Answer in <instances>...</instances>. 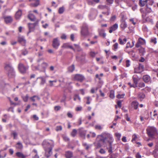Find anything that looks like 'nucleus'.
I'll use <instances>...</instances> for the list:
<instances>
[{
	"instance_id": "f257e3e1",
	"label": "nucleus",
	"mask_w": 158,
	"mask_h": 158,
	"mask_svg": "<svg viewBox=\"0 0 158 158\" xmlns=\"http://www.w3.org/2000/svg\"><path fill=\"white\" fill-rule=\"evenodd\" d=\"M103 139H101L103 142H108L109 143L108 152L111 153L113 152V149L112 146V143L113 142L114 139L111 134L108 133H104L102 135Z\"/></svg>"
},
{
	"instance_id": "f03ea898",
	"label": "nucleus",
	"mask_w": 158,
	"mask_h": 158,
	"mask_svg": "<svg viewBox=\"0 0 158 158\" xmlns=\"http://www.w3.org/2000/svg\"><path fill=\"white\" fill-rule=\"evenodd\" d=\"M148 136L152 139L155 138V136L158 135V133L157 129L154 127H151L146 130Z\"/></svg>"
},
{
	"instance_id": "7ed1b4c3",
	"label": "nucleus",
	"mask_w": 158,
	"mask_h": 158,
	"mask_svg": "<svg viewBox=\"0 0 158 158\" xmlns=\"http://www.w3.org/2000/svg\"><path fill=\"white\" fill-rule=\"evenodd\" d=\"M5 69L8 72V76L10 77H14L15 72L10 63L6 64L5 66Z\"/></svg>"
},
{
	"instance_id": "20e7f679",
	"label": "nucleus",
	"mask_w": 158,
	"mask_h": 158,
	"mask_svg": "<svg viewBox=\"0 0 158 158\" xmlns=\"http://www.w3.org/2000/svg\"><path fill=\"white\" fill-rule=\"evenodd\" d=\"M29 68L27 65L25 66L22 63H19L18 65V69L19 72L22 74H25Z\"/></svg>"
},
{
	"instance_id": "39448f33",
	"label": "nucleus",
	"mask_w": 158,
	"mask_h": 158,
	"mask_svg": "<svg viewBox=\"0 0 158 158\" xmlns=\"http://www.w3.org/2000/svg\"><path fill=\"white\" fill-rule=\"evenodd\" d=\"M81 34L82 36H86L89 35L88 26L86 24L83 25L81 31Z\"/></svg>"
},
{
	"instance_id": "423d86ee",
	"label": "nucleus",
	"mask_w": 158,
	"mask_h": 158,
	"mask_svg": "<svg viewBox=\"0 0 158 158\" xmlns=\"http://www.w3.org/2000/svg\"><path fill=\"white\" fill-rule=\"evenodd\" d=\"M39 21L40 20L37 19L35 22L34 23H28V26L29 31L28 32V34L31 32L33 31L34 30L35 27L37 25Z\"/></svg>"
},
{
	"instance_id": "0eeeda50",
	"label": "nucleus",
	"mask_w": 158,
	"mask_h": 158,
	"mask_svg": "<svg viewBox=\"0 0 158 158\" xmlns=\"http://www.w3.org/2000/svg\"><path fill=\"white\" fill-rule=\"evenodd\" d=\"M42 145L44 149H52L54 147L53 143H49L46 140H44L42 143Z\"/></svg>"
},
{
	"instance_id": "6e6552de",
	"label": "nucleus",
	"mask_w": 158,
	"mask_h": 158,
	"mask_svg": "<svg viewBox=\"0 0 158 158\" xmlns=\"http://www.w3.org/2000/svg\"><path fill=\"white\" fill-rule=\"evenodd\" d=\"M85 53L83 52H81L80 57L77 56H76L77 60L83 63L85 62Z\"/></svg>"
},
{
	"instance_id": "1a4fd4ad",
	"label": "nucleus",
	"mask_w": 158,
	"mask_h": 158,
	"mask_svg": "<svg viewBox=\"0 0 158 158\" xmlns=\"http://www.w3.org/2000/svg\"><path fill=\"white\" fill-rule=\"evenodd\" d=\"M103 133H102L100 135V136L101 137V138H100L99 140L95 144V145L97 148H100L102 146V144L106 142H103L102 140H101V139H103V137L102 136V135L103 134Z\"/></svg>"
},
{
	"instance_id": "9d476101",
	"label": "nucleus",
	"mask_w": 158,
	"mask_h": 158,
	"mask_svg": "<svg viewBox=\"0 0 158 158\" xmlns=\"http://www.w3.org/2000/svg\"><path fill=\"white\" fill-rule=\"evenodd\" d=\"M45 151V156L47 158H48L52 154V149H44Z\"/></svg>"
},
{
	"instance_id": "9b49d317",
	"label": "nucleus",
	"mask_w": 158,
	"mask_h": 158,
	"mask_svg": "<svg viewBox=\"0 0 158 158\" xmlns=\"http://www.w3.org/2000/svg\"><path fill=\"white\" fill-rule=\"evenodd\" d=\"M60 45V43L57 38H56L53 40L52 41V46L53 47L56 48H57Z\"/></svg>"
},
{
	"instance_id": "f8f14e48",
	"label": "nucleus",
	"mask_w": 158,
	"mask_h": 158,
	"mask_svg": "<svg viewBox=\"0 0 158 158\" xmlns=\"http://www.w3.org/2000/svg\"><path fill=\"white\" fill-rule=\"evenodd\" d=\"M74 79L75 80L77 81L82 82L84 79V77L81 75L79 74H76L74 77Z\"/></svg>"
},
{
	"instance_id": "ddd939ff",
	"label": "nucleus",
	"mask_w": 158,
	"mask_h": 158,
	"mask_svg": "<svg viewBox=\"0 0 158 158\" xmlns=\"http://www.w3.org/2000/svg\"><path fill=\"white\" fill-rule=\"evenodd\" d=\"M18 41L23 46L25 45L26 43V40L23 36L19 37L18 38Z\"/></svg>"
},
{
	"instance_id": "4468645a",
	"label": "nucleus",
	"mask_w": 158,
	"mask_h": 158,
	"mask_svg": "<svg viewBox=\"0 0 158 158\" xmlns=\"http://www.w3.org/2000/svg\"><path fill=\"white\" fill-rule=\"evenodd\" d=\"M28 18L32 21H36V19L35 16L32 14H29L27 16Z\"/></svg>"
},
{
	"instance_id": "2eb2a0df",
	"label": "nucleus",
	"mask_w": 158,
	"mask_h": 158,
	"mask_svg": "<svg viewBox=\"0 0 158 158\" xmlns=\"http://www.w3.org/2000/svg\"><path fill=\"white\" fill-rule=\"evenodd\" d=\"M65 156L66 158H71L73 156V152L71 151H67L65 152Z\"/></svg>"
},
{
	"instance_id": "dca6fc26",
	"label": "nucleus",
	"mask_w": 158,
	"mask_h": 158,
	"mask_svg": "<svg viewBox=\"0 0 158 158\" xmlns=\"http://www.w3.org/2000/svg\"><path fill=\"white\" fill-rule=\"evenodd\" d=\"M149 0H139V5L141 7H143L145 5H147V3Z\"/></svg>"
},
{
	"instance_id": "f3484780",
	"label": "nucleus",
	"mask_w": 158,
	"mask_h": 158,
	"mask_svg": "<svg viewBox=\"0 0 158 158\" xmlns=\"http://www.w3.org/2000/svg\"><path fill=\"white\" fill-rule=\"evenodd\" d=\"M143 79L145 83H148L151 80L150 77L148 75H145L143 77Z\"/></svg>"
},
{
	"instance_id": "a211bd4d",
	"label": "nucleus",
	"mask_w": 158,
	"mask_h": 158,
	"mask_svg": "<svg viewBox=\"0 0 158 158\" xmlns=\"http://www.w3.org/2000/svg\"><path fill=\"white\" fill-rule=\"evenodd\" d=\"M22 14V11L20 10H19L16 13L15 15V18L16 19H19L21 17Z\"/></svg>"
},
{
	"instance_id": "6ab92c4d",
	"label": "nucleus",
	"mask_w": 158,
	"mask_h": 158,
	"mask_svg": "<svg viewBox=\"0 0 158 158\" xmlns=\"http://www.w3.org/2000/svg\"><path fill=\"white\" fill-rule=\"evenodd\" d=\"M138 102L136 101H133L131 103L132 106L135 110L138 108Z\"/></svg>"
},
{
	"instance_id": "aec40b11",
	"label": "nucleus",
	"mask_w": 158,
	"mask_h": 158,
	"mask_svg": "<svg viewBox=\"0 0 158 158\" xmlns=\"http://www.w3.org/2000/svg\"><path fill=\"white\" fill-rule=\"evenodd\" d=\"M5 21L6 23H10L12 21V19L11 16H7L4 18Z\"/></svg>"
},
{
	"instance_id": "412c9836",
	"label": "nucleus",
	"mask_w": 158,
	"mask_h": 158,
	"mask_svg": "<svg viewBox=\"0 0 158 158\" xmlns=\"http://www.w3.org/2000/svg\"><path fill=\"white\" fill-rule=\"evenodd\" d=\"M145 97V94L143 93L139 92L138 94V99L141 100L144 98Z\"/></svg>"
},
{
	"instance_id": "4be33fe9",
	"label": "nucleus",
	"mask_w": 158,
	"mask_h": 158,
	"mask_svg": "<svg viewBox=\"0 0 158 158\" xmlns=\"http://www.w3.org/2000/svg\"><path fill=\"white\" fill-rule=\"evenodd\" d=\"M35 98L38 100H40V98L37 95H34L33 96L30 98V99L32 102H34L35 101Z\"/></svg>"
},
{
	"instance_id": "5701e85b",
	"label": "nucleus",
	"mask_w": 158,
	"mask_h": 158,
	"mask_svg": "<svg viewBox=\"0 0 158 158\" xmlns=\"http://www.w3.org/2000/svg\"><path fill=\"white\" fill-rule=\"evenodd\" d=\"M127 25L126 22L124 21H122L120 25V27L123 30H124L127 27Z\"/></svg>"
},
{
	"instance_id": "b1692460",
	"label": "nucleus",
	"mask_w": 158,
	"mask_h": 158,
	"mask_svg": "<svg viewBox=\"0 0 158 158\" xmlns=\"http://www.w3.org/2000/svg\"><path fill=\"white\" fill-rule=\"evenodd\" d=\"M16 147L19 149H22L23 148V146L22 143L20 142H17L16 143Z\"/></svg>"
},
{
	"instance_id": "393cba45",
	"label": "nucleus",
	"mask_w": 158,
	"mask_h": 158,
	"mask_svg": "<svg viewBox=\"0 0 158 158\" xmlns=\"http://www.w3.org/2000/svg\"><path fill=\"white\" fill-rule=\"evenodd\" d=\"M75 69L74 65L72 64L71 66H69L68 68V71L69 72H73Z\"/></svg>"
},
{
	"instance_id": "a878e982",
	"label": "nucleus",
	"mask_w": 158,
	"mask_h": 158,
	"mask_svg": "<svg viewBox=\"0 0 158 158\" xmlns=\"http://www.w3.org/2000/svg\"><path fill=\"white\" fill-rule=\"evenodd\" d=\"M132 79L134 84L136 85H137L139 79L136 77L135 75H134L133 76Z\"/></svg>"
},
{
	"instance_id": "bb28decb",
	"label": "nucleus",
	"mask_w": 158,
	"mask_h": 158,
	"mask_svg": "<svg viewBox=\"0 0 158 158\" xmlns=\"http://www.w3.org/2000/svg\"><path fill=\"white\" fill-rule=\"evenodd\" d=\"M118 41H119V44H120L123 45L126 43V41H127V39L126 38H124L123 39V40H122L121 38H119L118 39Z\"/></svg>"
},
{
	"instance_id": "cd10ccee",
	"label": "nucleus",
	"mask_w": 158,
	"mask_h": 158,
	"mask_svg": "<svg viewBox=\"0 0 158 158\" xmlns=\"http://www.w3.org/2000/svg\"><path fill=\"white\" fill-rule=\"evenodd\" d=\"M48 64L46 62H43L41 64V66L42 69L44 70V72H45V69L46 67L48 66Z\"/></svg>"
},
{
	"instance_id": "c85d7f7f",
	"label": "nucleus",
	"mask_w": 158,
	"mask_h": 158,
	"mask_svg": "<svg viewBox=\"0 0 158 158\" xmlns=\"http://www.w3.org/2000/svg\"><path fill=\"white\" fill-rule=\"evenodd\" d=\"M138 41L141 45L144 44L146 43L145 40L141 37L139 38Z\"/></svg>"
},
{
	"instance_id": "c756f323",
	"label": "nucleus",
	"mask_w": 158,
	"mask_h": 158,
	"mask_svg": "<svg viewBox=\"0 0 158 158\" xmlns=\"http://www.w3.org/2000/svg\"><path fill=\"white\" fill-rule=\"evenodd\" d=\"M139 50L140 55H143L145 53V49L143 48H140L139 49Z\"/></svg>"
},
{
	"instance_id": "7c9ffc66",
	"label": "nucleus",
	"mask_w": 158,
	"mask_h": 158,
	"mask_svg": "<svg viewBox=\"0 0 158 158\" xmlns=\"http://www.w3.org/2000/svg\"><path fill=\"white\" fill-rule=\"evenodd\" d=\"M16 155L18 157H21L22 158H25L26 157V156L22 153L19 152H18L16 153Z\"/></svg>"
},
{
	"instance_id": "2f4dec72",
	"label": "nucleus",
	"mask_w": 158,
	"mask_h": 158,
	"mask_svg": "<svg viewBox=\"0 0 158 158\" xmlns=\"http://www.w3.org/2000/svg\"><path fill=\"white\" fill-rule=\"evenodd\" d=\"M111 28L113 31L116 30L118 28V25L117 23H115L112 26L110 27Z\"/></svg>"
},
{
	"instance_id": "473e14b6",
	"label": "nucleus",
	"mask_w": 158,
	"mask_h": 158,
	"mask_svg": "<svg viewBox=\"0 0 158 158\" xmlns=\"http://www.w3.org/2000/svg\"><path fill=\"white\" fill-rule=\"evenodd\" d=\"M83 145L85 148V149L86 150H88L91 146V145H89L86 143H83Z\"/></svg>"
},
{
	"instance_id": "72a5a7b5",
	"label": "nucleus",
	"mask_w": 158,
	"mask_h": 158,
	"mask_svg": "<svg viewBox=\"0 0 158 158\" xmlns=\"http://www.w3.org/2000/svg\"><path fill=\"white\" fill-rule=\"evenodd\" d=\"M28 52L26 49H24L21 50V53L24 56L28 54Z\"/></svg>"
},
{
	"instance_id": "f704fd0d",
	"label": "nucleus",
	"mask_w": 158,
	"mask_h": 158,
	"mask_svg": "<svg viewBox=\"0 0 158 158\" xmlns=\"http://www.w3.org/2000/svg\"><path fill=\"white\" fill-rule=\"evenodd\" d=\"M158 151V144L156 145L155 147V149L153 152L154 154H156Z\"/></svg>"
},
{
	"instance_id": "c9c22d12",
	"label": "nucleus",
	"mask_w": 158,
	"mask_h": 158,
	"mask_svg": "<svg viewBox=\"0 0 158 158\" xmlns=\"http://www.w3.org/2000/svg\"><path fill=\"white\" fill-rule=\"evenodd\" d=\"M64 11V8L63 7H60L58 10V12L60 14H62Z\"/></svg>"
},
{
	"instance_id": "e433bc0d",
	"label": "nucleus",
	"mask_w": 158,
	"mask_h": 158,
	"mask_svg": "<svg viewBox=\"0 0 158 158\" xmlns=\"http://www.w3.org/2000/svg\"><path fill=\"white\" fill-rule=\"evenodd\" d=\"M11 135H13L14 139H16V137L17 136L18 134L16 132L13 131L11 134Z\"/></svg>"
},
{
	"instance_id": "4c0bfd02",
	"label": "nucleus",
	"mask_w": 158,
	"mask_h": 158,
	"mask_svg": "<svg viewBox=\"0 0 158 158\" xmlns=\"http://www.w3.org/2000/svg\"><path fill=\"white\" fill-rule=\"evenodd\" d=\"M28 98V96L27 94L26 96H22V98L23 101L25 102H27Z\"/></svg>"
},
{
	"instance_id": "58836bf2",
	"label": "nucleus",
	"mask_w": 158,
	"mask_h": 158,
	"mask_svg": "<svg viewBox=\"0 0 158 158\" xmlns=\"http://www.w3.org/2000/svg\"><path fill=\"white\" fill-rule=\"evenodd\" d=\"M138 85L139 88H142L145 87V84L143 82H140L139 83Z\"/></svg>"
},
{
	"instance_id": "ea45409f",
	"label": "nucleus",
	"mask_w": 158,
	"mask_h": 158,
	"mask_svg": "<svg viewBox=\"0 0 158 158\" xmlns=\"http://www.w3.org/2000/svg\"><path fill=\"white\" fill-rule=\"evenodd\" d=\"M77 99H78L79 101L81 100V98L78 95L75 94L74 95L73 100L74 101H76Z\"/></svg>"
},
{
	"instance_id": "a19ab883",
	"label": "nucleus",
	"mask_w": 158,
	"mask_h": 158,
	"mask_svg": "<svg viewBox=\"0 0 158 158\" xmlns=\"http://www.w3.org/2000/svg\"><path fill=\"white\" fill-rule=\"evenodd\" d=\"M75 50H77V52H83L82 49L80 47L79 45L75 48Z\"/></svg>"
},
{
	"instance_id": "79ce46f5",
	"label": "nucleus",
	"mask_w": 158,
	"mask_h": 158,
	"mask_svg": "<svg viewBox=\"0 0 158 158\" xmlns=\"http://www.w3.org/2000/svg\"><path fill=\"white\" fill-rule=\"evenodd\" d=\"M77 132V131L75 129H73L71 134L72 136L73 137L75 136Z\"/></svg>"
},
{
	"instance_id": "37998d69",
	"label": "nucleus",
	"mask_w": 158,
	"mask_h": 158,
	"mask_svg": "<svg viewBox=\"0 0 158 158\" xmlns=\"http://www.w3.org/2000/svg\"><path fill=\"white\" fill-rule=\"evenodd\" d=\"M125 94H118L117 95V98H123L125 96Z\"/></svg>"
},
{
	"instance_id": "c03bdc74",
	"label": "nucleus",
	"mask_w": 158,
	"mask_h": 158,
	"mask_svg": "<svg viewBox=\"0 0 158 158\" xmlns=\"http://www.w3.org/2000/svg\"><path fill=\"white\" fill-rule=\"evenodd\" d=\"M150 42L156 44L157 43L156 39V38H153L151 39Z\"/></svg>"
},
{
	"instance_id": "a18cd8bd",
	"label": "nucleus",
	"mask_w": 158,
	"mask_h": 158,
	"mask_svg": "<svg viewBox=\"0 0 158 158\" xmlns=\"http://www.w3.org/2000/svg\"><path fill=\"white\" fill-rule=\"evenodd\" d=\"M139 70H141V71H143L144 69V66L142 64L139 63Z\"/></svg>"
},
{
	"instance_id": "49530a36",
	"label": "nucleus",
	"mask_w": 158,
	"mask_h": 158,
	"mask_svg": "<svg viewBox=\"0 0 158 158\" xmlns=\"http://www.w3.org/2000/svg\"><path fill=\"white\" fill-rule=\"evenodd\" d=\"M39 78L41 79V80L40 84L41 85H44L45 82V79L42 77H39Z\"/></svg>"
},
{
	"instance_id": "de8ad7c7",
	"label": "nucleus",
	"mask_w": 158,
	"mask_h": 158,
	"mask_svg": "<svg viewBox=\"0 0 158 158\" xmlns=\"http://www.w3.org/2000/svg\"><path fill=\"white\" fill-rule=\"evenodd\" d=\"M118 44L117 43H116L114 45H113V47H114V49H113V50L114 51H116V49L118 48Z\"/></svg>"
},
{
	"instance_id": "09e8293b",
	"label": "nucleus",
	"mask_w": 158,
	"mask_h": 158,
	"mask_svg": "<svg viewBox=\"0 0 158 158\" xmlns=\"http://www.w3.org/2000/svg\"><path fill=\"white\" fill-rule=\"evenodd\" d=\"M128 85H130V87L135 88L137 86V85H136L134 84H131L130 82H129Z\"/></svg>"
},
{
	"instance_id": "8fccbe9b",
	"label": "nucleus",
	"mask_w": 158,
	"mask_h": 158,
	"mask_svg": "<svg viewBox=\"0 0 158 158\" xmlns=\"http://www.w3.org/2000/svg\"><path fill=\"white\" fill-rule=\"evenodd\" d=\"M133 47V45H131L130 44V42H128L126 46V48H131Z\"/></svg>"
},
{
	"instance_id": "3c124183",
	"label": "nucleus",
	"mask_w": 158,
	"mask_h": 158,
	"mask_svg": "<svg viewBox=\"0 0 158 158\" xmlns=\"http://www.w3.org/2000/svg\"><path fill=\"white\" fill-rule=\"evenodd\" d=\"M62 129V126H56V131H61Z\"/></svg>"
},
{
	"instance_id": "603ef678",
	"label": "nucleus",
	"mask_w": 158,
	"mask_h": 158,
	"mask_svg": "<svg viewBox=\"0 0 158 158\" xmlns=\"http://www.w3.org/2000/svg\"><path fill=\"white\" fill-rule=\"evenodd\" d=\"M86 98L87 100V102H86V103L88 105L90 103V102L89 101L90 99V97L89 96H88Z\"/></svg>"
},
{
	"instance_id": "864d4df0",
	"label": "nucleus",
	"mask_w": 158,
	"mask_h": 158,
	"mask_svg": "<svg viewBox=\"0 0 158 158\" xmlns=\"http://www.w3.org/2000/svg\"><path fill=\"white\" fill-rule=\"evenodd\" d=\"M106 6L105 5H100L98 6V8L100 9H104L106 7Z\"/></svg>"
},
{
	"instance_id": "5fc2aeb1",
	"label": "nucleus",
	"mask_w": 158,
	"mask_h": 158,
	"mask_svg": "<svg viewBox=\"0 0 158 158\" xmlns=\"http://www.w3.org/2000/svg\"><path fill=\"white\" fill-rule=\"evenodd\" d=\"M110 98L112 99L113 98H114V96L113 91H111L110 92Z\"/></svg>"
},
{
	"instance_id": "6e6d98bb",
	"label": "nucleus",
	"mask_w": 158,
	"mask_h": 158,
	"mask_svg": "<svg viewBox=\"0 0 158 158\" xmlns=\"http://www.w3.org/2000/svg\"><path fill=\"white\" fill-rule=\"evenodd\" d=\"M64 140L65 141H68L69 140V139L67 136H63Z\"/></svg>"
},
{
	"instance_id": "4d7b16f0",
	"label": "nucleus",
	"mask_w": 158,
	"mask_h": 158,
	"mask_svg": "<svg viewBox=\"0 0 158 158\" xmlns=\"http://www.w3.org/2000/svg\"><path fill=\"white\" fill-rule=\"evenodd\" d=\"M89 54L92 57H94L95 56L96 54V53L94 52H90Z\"/></svg>"
},
{
	"instance_id": "13d9d810",
	"label": "nucleus",
	"mask_w": 158,
	"mask_h": 158,
	"mask_svg": "<svg viewBox=\"0 0 158 158\" xmlns=\"http://www.w3.org/2000/svg\"><path fill=\"white\" fill-rule=\"evenodd\" d=\"M137 138V135H135V134H134L132 135V139L131 141H133L135 140Z\"/></svg>"
},
{
	"instance_id": "bf43d9fd",
	"label": "nucleus",
	"mask_w": 158,
	"mask_h": 158,
	"mask_svg": "<svg viewBox=\"0 0 158 158\" xmlns=\"http://www.w3.org/2000/svg\"><path fill=\"white\" fill-rule=\"evenodd\" d=\"M146 10L148 11L149 12H151L152 11V10L150 8L148 7V4L146 5Z\"/></svg>"
},
{
	"instance_id": "052dcab7",
	"label": "nucleus",
	"mask_w": 158,
	"mask_h": 158,
	"mask_svg": "<svg viewBox=\"0 0 158 158\" xmlns=\"http://www.w3.org/2000/svg\"><path fill=\"white\" fill-rule=\"evenodd\" d=\"M116 18V16L115 15H113L111 17L110 20L111 21L113 22L115 19Z\"/></svg>"
},
{
	"instance_id": "680f3d73",
	"label": "nucleus",
	"mask_w": 158,
	"mask_h": 158,
	"mask_svg": "<svg viewBox=\"0 0 158 158\" xmlns=\"http://www.w3.org/2000/svg\"><path fill=\"white\" fill-rule=\"evenodd\" d=\"M116 136L118 138V139H120V137L121 136V134L119 133H117L115 134Z\"/></svg>"
},
{
	"instance_id": "e2e57ef3",
	"label": "nucleus",
	"mask_w": 158,
	"mask_h": 158,
	"mask_svg": "<svg viewBox=\"0 0 158 158\" xmlns=\"http://www.w3.org/2000/svg\"><path fill=\"white\" fill-rule=\"evenodd\" d=\"M82 109V107L81 106L77 107L76 109V111H80Z\"/></svg>"
},
{
	"instance_id": "0e129e2a",
	"label": "nucleus",
	"mask_w": 158,
	"mask_h": 158,
	"mask_svg": "<svg viewBox=\"0 0 158 158\" xmlns=\"http://www.w3.org/2000/svg\"><path fill=\"white\" fill-rule=\"evenodd\" d=\"M60 108V107L59 106H56L54 107V109L55 110L58 111Z\"/></svg>"
},
{
	"instance_id": "69168bd1",
	"label": "nucleus",
	"mask_w": 158,
	"mask_h": 158,
	"mask_svg": "<svg viewBox=\"0 0 158 158\" xmlns=\"http://www.w3.org/2000/svg\"><path fill=\"white\" fill-rule=\"evenodd\" d=\"M99 34L100 35L102 36L103 37H105L106 35V34L105 33H102L101 31L99 32Z\"/></svg>"
},
{
	"instance_id": "338daca9",
	"label": "nucleus",
	"mask_w": 158,
	"mask_h": 158,
	"mask_svg": "<svg viewBox=\"0 0 158 158\" xmlns=\"http://www.w3.org/2000/svg\"><path fill=\"white\" fill-rule=\"evenodd\" d=\"M130 65V61L128 60L126 61V66L127 67H128Z\"/></svg>"
},
{
	"instance_id": "774afa93",
	"label": "nucleus",
	"mask_w": 158,
	"mask_h": 158,
	"mask_svg": "<svg viewBox=\"0 0 158 158\" xmlns=\"http://www.w3.org/2000/svg\"><path fill=\"white\" fill-rule=\"evenodd\" d=\"M136 158H141V156L139 152H138L136 154Z\"/></svg>"
}]
</instances>
